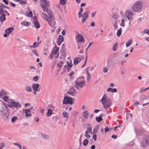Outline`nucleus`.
Here are the masks:
<instances>
[{
    "instance_id": "f257e3e1",
    "label": "nucleus",
    "mask_w": 149,
    "mask_h": 149,
    "mask_svg": "<svg viewBox=\"0 0 149 149\" xmlns=\"http://www.w3.org/2000/svg\"><path fill=\"white\" fill-rule=\"evenodd\" d=\"M48 14L49 18L48 19V15L45 13H42L41 14V16L43 19L48 22L49 24L52 27L55 24V17L54 15L53 12L52 10H48L47 12H46Z\"/></svg>"
},
{
    "instance_id": "f03ea898",
    "label": "nucleus",
    "mask_w": 149,
    "mask_h": 149,
    "mask_svg": "<svg viewBox=\"0 0 149 149\" xmlns=\"http://www.w3.org/2000/svg\"><path fill=\"white\" fill-rule=\"evenodd\" d=\"M142 5V3L141 1H136L132 6V9L134 12H137L141 9Z\"/></svg>"
},
{
    "instance_id": "7ed1b4c3",
    "label": "nucleus",
    "mask_w": 149,
    "mask_h": 149,
    "mask_svg": "<svg viewBox=\"0 0 149 149\" xmlns=\"http://www.w3.org/2000/svg\"><path fill=\"white\" fill-rule=\"evenodd\" d=\"M141 144L143 148L146 147L149 145V134L144 136L141 142Z\"/></svg>"
},
{
    "instance_id": "20e7f679",
    "label": "nucleus",
    "mask_w": 149,
    "mask_h": 149,
    "mask_svg": "<svg viewBox=\"0 0 149 149\" xmlns=\"http://www.w3.org/2000/svg\"><path fill=\"white\" fill-rule=\"evenodd\" d=\"M43 2L42 3H40V6L43 11L45 12H47L49 10L48 8L50 4L49 1L47 0H40Z\"/></svg>"
},
{
    "instance_id": "39448f33",
    "label": "nucleus",
    "mask_w": 149,
    "mask_h": 149,
    "mask_svg": "<svg viewBox=\"0 0 149 149\" xmlns=\"http://www.w3.org/2000/svg\"><path fill=\"white\" fill-rule=\"evenodd\" d=\"M0 113L2 118L5 119H7L8 118L9 114L7 109L4 107H1L0 109Z\"/></svg>"
},
{
    "instance_id": "423d86ee",
    "label": "nucleus",
    "mask_w": 149,
    "mask_h": 149,
    "mask_svg": "<svg viewBox=\"0 0 149 149\" xmlns=\"http://www.w3.org/2000/svg\"><path fill=\"white\" fill-rule=\"evenodd\" d=\"M7 105L10 108H13L14 107L18 109L22 107L21 105L19 102H16L12 100L11 102H9L7 104Z\"/></svg>"
},
{
    "instance_id": "0eeeda50",
    "label": "nucleus",
    "mask_w": 149,
    "mask_h": 149,
    "mask_svg": "<svg viewBox=\"0 0 149 149\" xmlns=\"http://www.w3.org/2000/svg\"><path fill=\"white\" fill-rule=\"evenodd\" d=\"M74 101V99L70 97L65 96L64 97L63 100V104H69L70 105L73 104V102Z\"/></svg>"
},
{
    "instance_id": "6e6552de",
    "label": "nucleus",
    "mask_w": 149,
    "mask_h": 149,
    "mask_svg": "<svg viewBox=\"0 0 149 149\" xmlns=\"http://www.w3.org/2000/svg\"><path fill=\"white\" fill-rule=\"evenodd\" d=\"M102 104L105 109H107L109 108L111 105V102L110 99L108 98L107 100L103 101V104Z\"/></svg>"
},
{
    "instance_id": "1a4fd4ad",
    "label": "nucleus",
    "mask_w": 149,
    "mask_h": 149,
    "mask_svg": "<svg viewBox=\"0 0 149 149\" xmlns=\"http://www.w3.org/2000/svg\"><path fill=\"white\" fill-rule=\"evenodd\" d=\"M75 83H76V85H79V86L81 88H82L84 86V85L85 84L86 82L85 80H83L81 81H80L79 80V78H78L75 81Z\"/></svg>"
},
{
    "instance_id": "9d476101",
    "label": "nucleus",
    "mask_w": 149,
    "mask_h": 149,
    "mask_svg": "<svg viewBox=\"0 0 149 149\" xmlns=\"http://www.w3.org/2000/svg\"><path fill=\"white\" fill-rule=\"evenodd\" d=\"M125 14L128 19H130L132 18L133 13L130 10L127 11L125 12Z\"/></svg>"
},
{
    "instance_id": "9b49d317",
    "label": "nucleus",
    "mask_w": 149,
    "mask_h": 149,
    "mask_svg": "<svg viewBox=\"0 0 149 149\" xmlns=\"http://www.w3.org/2000/svg\"><path fill=\"white\" fill-rule=\"evenodd\" d=\"M40 86V85L38 84H33L32 88L35 91L39 92L40 91V88L38 89V88Z\"/></svg>"
},
{
    "instance_id": "f8f14e48",
    "label": "nucleus",
    "mask_w": 149,
    "mask_h": 149,
    "mask_svg": "<svg viewBox=\"0 0 149 149\" xmlns=\"http://www.w3.org/2000/svg\"><path fill=\"white\" fill-rule=\"evenodd\" d=\"M59 48L55 45V47H53V50L52 51V54H57L59 50Z\"/></svg>"
},
{
    "instance_id": "ddd939ff",
    "label": "nucleus",
    "mask_w": 149,
    "mask_h": 149,
    "mask_svg": "<svg viewBox=\"0 0 149 149\" xmlns=\"http://www.w3.org/2000/svg\"><path fill=\"white\" fill-rule=\"evenodd\" d=\"M1 15L0 17V21L1 23L6 20V15L3 13L1 14Z\"/></svg>"
},
{
    "instance_id": "4468645a",
    "label": "nucleus",
    "mask_w": 149,
    "mask_h": 149,
    "mask_svg": "<svg viewBox=\"0 0 149 149\" xmlns=\"http://www.w3.org/2000/svg\"><path fill=\"white\" fill-rule=\"evenodd\" d=\"M13 30L14 28L13 27H10L5 29V32L6 33L9 34Z\"/></svg>"
},
{
    "instance_id": "2eb2a0df",
    "label": "nucleus",
    "mask_w": 149,
    "mask_h": 149,
    "mask_svg": "<svg viewBox=\"0 0 149 149\" xmlns=\"http://www.w3.org/2000/svg\"><path fill=\"white\" fill-rule=\"evenodd\" d=\"M77 37L78 38V42H82L84 40L83 37L80 34L77 35Z\"/></svg>"
},
{
    "instance_id": "dca6fc26",
    "label": "nucleus",
    "mask_w": 149,
    "mask_h": 149,
    "mask_svg": "<svg viewBox=\"0 0 149 149\" xmlns=\"http://www.w3.org/2000/svg\"><path fill=\"white\" fill-rule=\"evenodd\" d=\"M81 61V58L79 57L75 58L73 61V63L74 64L76 65L79 62Z\"/></svg>"
},
{
    "instance_id": "f3484780",
    "label": "nucleus",
    "mask_w": 149,
    "mask_h": 149,
    "mask_svg": "<svg viewBox=\"0 0 149 149\" xmlns=\"http://www.w3.org/2000/svg\"><path fill=\"white\" fill-rule=\"evenodd\" d=\"M107 95L105 94L104 95L102 99L99 100V102H101L102 104H103V101L107 100Z\"/></svg>"
},
{
    "instance_id": "a211bd4d",
    "label": "nucleus",
    "mask_w": 149,
    "mask_h": 149,
    "mask_svg": "<svg viewBox=\"0 0 149 149\" xmlns=\"http://www.w3.org/2000/svg\"><path fill=\"white\" fill-rule=\"evenodd\" d=\"M77 93V91H74V92H73L72 90L70 91L67 92V93L70 95H72V96H75Z\"/></svg>"
},
{
    "instance_id": "6ab92c4d",
    "label": "nucleus",
    "mask_w": 149,
    "mask_h": 149,
    "mask_svg": "<svg viewBox=\"0 0 149 149\" xmlns=\"http://www.w3.org/2000/svg\"><path fill=\"white\" fill-rule=\"evenodd\" d=\"M33 24H34V25L36 28H39L40 27V25L38 21H35Z\"/></svg>"
},
{
    "instance_id": "aec40b11",
    "label": "nucleus",
    "mask_w": 149,
    "mask_h": 149,
    "mask_svg": "<svg viewBox=\"0 0 149 149\" xmlns=\"http://www.w3.org/2000/svg\"><path fill=\"white\" fill-rule=\"evenodd\" d=\"M98 128L99 126L98 125H97L96 126L94 129H93V134H95L97 133L98 130Z\"/></svg>"
},
{
    "instance_id": "412c9836",
    "label": "nucleus",
    "mask_w": 149,
    "mask_h": 149,
    "mask_svg": "<svg viewBox=\"0 0 149 149\" xmlns=\"http://www.w3.org/2000/svg\"><path fill=\"white\" fill-rule=\"evenodd\" d=\"M114 28V30H116L118 28L117 25V20H114L112 22Z\"/></svg>"
},
{
    "instance_id": "4be33fe9",
    "label": "nucleus",
    "mask_w": 149,
    "mask_h": 149,
    "mask_svg": "<svg viewBox=\"0 0 149 149\" xmlns=\"http://www.w3.org/2000/svg\"><path fill=\"white\" fill-rule=\"evenodd\" d=\"M39 46V43H37L36 42H35L34 43L33 45L31 46H30L29 47L30 48H33L35 47H37Z\"/></svg>"
},
{
    "instance_id": "5701e85b",
    "label": "nucleus",
    "mask_w": 149,
    "mask_h": 149,
    "mask_svg": "<svg viewBox=\"0 0 149 149\" xmlns=\"http://www.w3.org/2000/svg\"><path fill=\"white\" fill-rule=\"evenodd\" d=\"M122 31V28L120 27V29H118L117 31L116 35L118 37H119L121 36Z\"/></svg>"
},
{
    "instance_id": "b1692460",
    "label": "nucleus",
    "mask_w": 149,
    "mask_h": 149,
    "mask_svg": "<svg viewBox=\"0 0 149 149\" xmlns=\"http://www.w3.org/2000/svg\"><path fill=\"white\" fill-rule=\"evenodd\" d=\"M52 111L50 109H49L48 110L47 113V116L48 117L50 116L52 113Z\"/></svg>"
},
{
    "instance_id": "393cba45",
    "label": "nucleus",
    "mask_w": 149,
    "mask_h": 149,
    "mask_svg": "<svg viewBox=\"0 0 149 149\" xmlns=\"http://www.w3.org/2000/svg\"><path fill=\"white\" fill-rule=\"evenodd\" d=\"M61 52L62 53V54H61V55L65 57L66 53L65 52V50L63 48H61L60 50Z\"/></svg>"
},
{
    "instance_id": "a878e982",
    "label": "nucleus",
    "mask_w": 149,
    "mask_h": 149,
    "mask_svg": "<svg viewBox=\"0 0 149 149\" xmlns=\"http://www.w3.org/2000/svg\"><path fill=\"white\" fill-rule=\"evenodd\" d=\"M132 40L131 39H130L126 43V46L127 47H128L132 44Z\"/></svg>"
},
{
    "instance_id": "bb28decb",
    "label": "nucleus",
    "mask_w": 149,
    "mask_h": 149,
    "mask_svg": "<svg viewBox=\"0 0 149 149\" xmlns=\"http://www.w3.org/2000/svg\"><path fill=\"white\" fill-rule=\"evenodd\" d=\"M28 10L29 11H30L29 13L27 14V15H26L28 17H31L33 15V14H32V12L30 10L29 8L28 7Z\"/></svg>"
},
{
    "instance_id": "cd10ccee",
    "label": "nucleus",
    "mask_w": 149,
    "mask_h": 149,
    "mask_svg": "<svg viewBox=\"0 0 149 149\" xmlns=\"http://www.w3.org/2000/svg\"><path fill=\"white\" fill-rule=\"evenodd\" d=\"M58 40H59L60 41L63 42L64 41L63 37V36L61 35H59L58 38Z\"/></svg>"
},
{
    "instance_id": "c85d7f7f",
    "label": "nucleus",
    "mask_w": 149,
    "mask_h": 149,
    "mask_svg": "<svg viewBox=\"0 0 149 149\" xmlns=\"http://www.w3.org/2000/svg\"><path fill=\"white\" fill-rule=\"evenodd\" d=\"M21 24L26 26H28L29 22L27 21H23L22 22Z\"/></svg>"
},
{
    "instance_id": "c756f323",
    "label": "nucleus",
    "mask_w": 149,
    "mask_h": 149,
    "mask_svg": "<svg viewBox=\"0 0 149 149\" xmlns=\"http://www.w3.org/2000/svg\"><path fill=\"white\" fill-rule=\"evenodd\" d=\"M88 142L89 141L87 139H84L83 142V145L84 146H86L88 144Z\"/></svg>"
},
{
    "instance_id": "7c9ffc66",
    "label": "nucleus",
    "mask_w": 149,
    "mask_h": 149,
    "mask_svg": "<svg viewBox=\"0 0 149 149\" xmlns=\"http://www.w3.org/2000/svg\"><path fill=\"white\" fill-rule=\"evenodd\" d=\"M41 135L43 138L46 139H48L49 137V135L45 134H41Z\"/></svg>"
},
{
    "instance_id": "2f4dec72",
    "label": "nucleus",
    "mask_w": 149,
    "mask_h": 149,
    "mask_svg": "<svg viewBox=\"0 0 149 149\" xmlns=\"http://www.w3.org/2000/svg\"><path fill=\"white\" fill-rule=\"evenodd\" d=\"M25 89L26 91L28 92H31L32 91L31 88L28 86L26 87Z\"/></svg>"
},
{
    "instance_id": "473e14b6",
    "label": "nucleus",
    "mask_w": 149,
    "mask_h": 149,
    "mask_svg": "<svg viewBox=\"0 0 149 149\" xmlns=\"http://www.w3.org/2000/svg\"><path fill=\"white\" fill-rule=\"evenodd\" d=\"M70 63H69L68 61H66V63L68 65V67L71 68L72 67L73 65L72 64V62L71 60L70 61Z\"/></svg>"
},
{
    "instance_id": "72a5a7b5",
    "label": "nucleus",
    "mask_w": 149,
    "mask_h": 149,
    "mask_svg": "<svg viewBox=\"0 0 149 149\" xmlns=\"http://www.w3.org/2000/svg\"><path fill=\"white\" fill-rule=\"evenodd\" d=\"M63 62L62 61H60L59 63L57 64V66L58 68H61L62 67Z\"/></svg>"
},
{
    "instance_id": "f704fd0d",
    "label": "nucleus",
    "mask_w": 149,
    "mask_h": 149,
    "mask_svg": "<svg viewBox=\"0 0 149 149\" xmlns=\"http://www.w3.org/2000/svg\"><path fill=\"white\" fill-rule=\"evenodd\" d=\"M66 1L67 0H60V3L63 6H64L65 4Z\"/></svg>"
},
{
    "instance_id": "c9c22d12",
    "label": "nucleus",
    "mask_w": 149,
    "mask_h": 149,
    "mask_svg": "<svg viewBox=\"0 0 149 149\" xmlns=\"http://www.w3.org/2000/svg\"><path fill=\"white\" fill-rule=\"evenodd\" d=\"M96 120L98 122H100L103 120L102 117H97L96 118Z\"/></svg>"
},
{
    "instance_id": "e433bc0d",
    "label": "nucleus",
    "mask_w": 149,
    "mask_h": 149,
    "mask_svg": "<svg viewBox=\"0 0 149 149\" xmlns=\"http://www.w3.org/2000/svg\"><path fill=\"white\" fill-rule=\"evenodd\" d=\"M113 62L111 60L110 61L109 59H108L107 61V66H108L109 67L111 65V64H112Z\"/></svg>"
},
{
    "instance_id": "4c0bfd02",
    "label": "nucleus",
    "mask_w": 149,
    "mask_h": 149,
    "mask_svg": "<svg viewBox=\"0 0 149 149\" xmlns=\"http://www.w3.org/2000/svg\"><path fill=\"white\" fill-rule=\"evenodd\" d=\"M63 115L64 118H68V114L66 112H64L63 113Z\"/></svg>"
},
{
    "instance_id": "58836bf2",
    "label": "nucleus",
    "mask_w": 149,
    "mask_h": 149,
    "mask_svg": "<svg viewBox=\"0 0 149 149\" xmlns=\"http://www.w3.org/2000/svg\"><path fill=\"white\" fill-rule=\"evenodd\" d=\"M87 125H88L89 126L87 127V130L89 131L92 130V128L91 126L89 124H86Z\"/></svg>"
},
{
    "instance_id": "ea45409f",
    "label": "nucleus",
    "mask_w": 149,
    "mask_h": 149,
    "mask_svg": "<svg viewBox=\"0 0 149 149\" xmlns=\"http://www.w3.org/2000/svg\"><path fill=\"white\" fill-rule=\"evenodd\" d=\"M17 118L16 116H14L11 119V122L13 123L15 122V121L17 120Z\"/></svg>"
},
{
    "instance_id": "a19ab883",
    "label": "nucleus",
    "mask_w": 149,
    "mask_h": 149,
    "mask_svg": "<svg viewBox=\"0 0 149 149\" xmlns=\"http://www.w3.org/2000/svg\"><path fill=\"white\" fill-rule=\"evenodd\" d=\"M33 107L32 106L30 107L29 109H26L25 110V112H26V113L27 112L30 113L31 112V110L33 109Z\"/></svg>"
},
{
    "instance_id": "79ce46f5",
    "label": "nucleus",
    "mask_w": 149,
    "mask_h": 149,
    "mask_svg": "<svg viewBox=\"0 0 149 149\" xmlns=\"http://www.w3.org/2000/svg\"><path fill=\"white\" fill-rule=\"evenodd\" d=\"M25 114L26 118H28L32 116V114L31 113H28V112L26 113V112H25Z\"/></svg>"
},
{
    "instance_id": "37998d69",
    "label": "nucleus",
    "mask_w": 149,
    "mask_h": 149,
    "mask_svg": "<svg viewBox=\"0 0 149 149\" xmlns=\"http://www.w3.org/2000/svg\"><path fill=\"white\" fill-rule=\"evenodd\" d=\"M117 43H115L113 47V50L114 51H116L117 49Z\"/></svg>"
},
{
    "instance_id": "c03bdc74",
    "label": "nucleus",
    "mask_w": 149,
    "mask_h": 149,
    "mask_svg": "<svg viewBox=\"0 0 149 149\" xmlns=\"http://www.w3.org/2000/svg\"><path fill=\"white\" fill-rule=\"evenodd\" d=\"M88 112L87 111H85L84 112V117L86 119H88V116H86V115H88Z\"/></svg>"
},
{
    "instance_id": "a18cd8bd",
    "label": "nucleus",
    "mask_w": 149,
    "mask_h": 149,
    "mask_svg": "<svg viewBox=\"0 0 149 149\" xmlns=\"http://www.w3.org/2000/svg\"><path fill=\"white\" fill-rule=\"evenodd\" d=\"M32 52L36 56H39V54L37 52V51L36 49L32 50Z\"/></svg>"
},
{
    "instance_id": "49530a36",
    "label": "nucleus",
    "mask_w": 149,
    "mask_h": 149,
    "mask_svg": "<svg viewBox=\"0 0 149 149\" xmlns=\"http://www.w3.org/2000/svg\"><path fill=\"white\" fill-rule=\"evenodd\" d=\"M3 100L5 102H7L9 100L8 97L7 96H5L3 97Z\"/></svg>"
},
{
    "instance_id": "de8ad7c7",
    "label": "nucleus",
    "mask_w": 149,
    "mask_h": 149,
    "mask_svg": "<svg viewBox=\"0 0 149 149\" xmlns=\"http://www.w3.org/2000/svg\"><path fill=\"white\" fill-rule=\"evenodd\" d=\"M5 6L2 3H0V9H4L5 8Z\"/></svg>"
},
{
    "instance_id": "09e8293b",
    "label": "nucleus",
    "mask_w": 149,
    "mask_h": 149,
    "mask_svg": "<svg viewBox=\"0 0 149 149\" xmlns=\"http://www.w3.org/2000/svg\"><path fill=\"white\" fill-rule=\"evenodd\" d=\"M87 61V56H86V59L85 60L84 63V64L82 66V68H83L86 65V64Z\"/></svg>"
},
{
    "instance_id": "8fccbe9b",
    "label": "nucleus",
    "mask_w": 149,
    "mask_h": 149,
    "mask_svg": "<svg viewBox=\"0 0 149 149\" xmlns=\"http://www.w3.org/2000/svg\"><path fill=\"white\" fill-rule=\"evenodd\" d=\"M118 16L114 14L113 15V14L112 15V18L115 19V20H116V19L118 18Z\"/></svg>"
},
{
    "instance_id": "3c124183",
    "label": "nucleus",
    "mask_w": 149,
    "mask_h": 149,
    "mask_svg": "<svg viewBox=\"0 0 149 149\" xmlns=\"http://www.w3.org/2000/svg\"><path fill=\"white\" fill-rule=\"evenodd\" d=\"M136 133L137 135L139 136L141 135V131L140 130H137L136 131Z\"/></svg>"
},
{
    "instance_id": "603ef678",
    "label": "nucleus",
    "mask_w": 149,
    "mask_h": 149,
    "mask_svg": "<svg viewBox=\"0 0 149 149\" xmlns=\"http://www.w3.org/2000/svg\"><path fill=\"white\" fill-rule=\"evenodd\" d=\"M120 26H122L124 27L125 26V20L123 19L122 20L121 23L120 24Z\"/></svg>"
},
{
    "instance_id": "864d4df0",
    "label": "nucleus",
    "mask_w": 149,
    "mask_h": 149,
    "mask_svg": "<svg viewBox=\"0 0 149 149\" xmlns=\"http://www.w3.org/2000/svg\"><path fill=\"white\" fill-rule=\"evenodd\" d=\"M148 89V88H145V89H141L140 90V92L141 93H143V92H144L145 91H146Z\"/></svg>"
},
{
    "instance_id": "5fc2aeb1",
    "label": "nucleus",
    "mask_w": 149,
    "mask_h": 149,
    "mask_svg": "<svg viewBox=\"0 0 149 149\" xmlns=\"http://www.w3.org/2000/svg\"><path fill=\"white\" fill-rule=\"evenodd\" d=\"M39 79V77L38 76H36L33 78V80L35 81H37Z\"/></svg>"
},
{
    "instance_id": "6e6d98bb",
    "label": "nucleus",
    "mask_w": 149,
    "mask_h": 149,
    "mask_svg": "<svg viewBox=\"0 0 149 149\" xmlns=\"http://www.w3.org/2000/svg\"><path fill=\"white\" fill-rule=\"evenodd\" d=\"M143 33L149 34V30L147 29H145L143 31Z\"/></svg>"
},
{
    "instance_id": "4d7b16f0",
    "label": "nucleus",
    "mask_w": 149,
    "mask_h": 149,
    "mask_svg": "<svg viewBox=\"0 0 149 149\" xmlns=\"http://www.w3.org/2000/svg\"><path fill=\"white\" fill-rule=\"evenodd\" d=\"M13 144L16 146H19V149H22V147L21 146L18 144L17 143H13Z\"/></svg>"
},
{
    "instance_id": "13d9d810",
    "label": "nucleus",
    "mask_w": 149,
    "mask_h": 149,
    "mask_svg": "<svg viewBox=\"0 0 149 149\" xmlns=\"http://www.w3.org/2000/svg\"><path fill=\"white\" fill-rule=\"evenodd\" d=\"M19 3L21 5H22L23 4H25L27 3V2L21 0V1H20V2H19Z\"/></svg>"
},
{
    "instance_id": "bf43d9fd",
    "label": "nucleus",
    "mask_w": 149,
    "mask_h": 149,
    "mask_svg": "<svg viewBox=\"0 0 149 149\" xmlns=\"http://www.w3.org/2000/svg\"><path fill=\"white\" fill-rule=\"evenodd\" d=\"M93 139H94V141H95L97 140V135L96 134H93Z\"/></svg>"
},
{
    "instance_id": "052dcab7",
    "label": "nucleus",
    "mask_w": 149,
    "mask_h": 149,
    "mask_svg": "<svg viewBox=\"0 0 149 149\" xmlns=\"http://www.w3.org/2000/svg\"><path fill=\"white\" fill-rule=\"evenodd\" d=\"M87 81H89L91 78V76L89 73L87 74Z\"/></svg>"
},
{
    "instance_id": "680f3d73",
    "label": "nucleus",
    "mask_w": 149,
    "mask_h": 149,
    "mask_svg": "<svg viewBox=\"0 0 149 149\" xmlns=\"http://www.w3.org/2000/svg\"><path fill=\"white\" fill-rule=\"evenodd\" d=\"M9 3L10 4L11 6L12 7H15L16 5L15 4L11 2H10Z\"/></svg>"
},
{
    "instance_id": "e2e57ef3",
    "label": "nucleus",
    "mask_w": 149,
    "mask_h": 149,
    "mask_svg": "<svg viewBox=\"0 0 149 149\" xmlns=\"http://www.w3.org/2000/svg\"><path fill=\"white\" fill-rule=\"evenodd\" d=\"M3 2L6 5L8 4V0H2Z\"/></svg>"
},
{
    "instance_id": "0e129e2a",
    "label": "nucleus",
    "mask_w": 149,
    "mask_h": 149,
    "mask_svg": "<svg viewBox=\"0 0 149 149\" xmlns=\"http://www.w3.org/2000/svg\"><path fill=\"white\" fill-rule=\"evenodd\" d=\"M86 18H85L84 16H83L81 20V22L82 23H84L86 21Z\"/></svg>"
},
{
    "instance_id": "69168bd1",
    "label": "nucleus",
    "mask_w": 149,
    "mask_h": 149,
    "mask_svg": "<svg viewBox=\"0 0 149 149\" xmlns=\"http://www.w3.org/2000/svg\"><path fill=\"white\" fill-rule=\"evenodd\" d=\"M4 92V91L2 89H1L0 91V97L2 95L3 93Z\"/></svg>"
},
{
    "instance_id": "338daca9",
    "label": "nucleus",
    "mask_w": 149,
    "mask_h": 149,
    "mask_svg": "<svg viewBox=\"0 0 149 149\" xmlns=\"http://www.w3.org/2000/svg\"><path fill=\"white\" fill-rule=\"evenodd\" d=\"M108 71V69L106 67H105L103 68V71L104 72L106 73Z\"/></svg>"
},
{
    "instance_id": "774afa93",
    "label": "nucleus",
    "mask_w": 149,
    "mask_h": 149,
    "mask_svg": "<svg viewBox=\"0 0 149 149\" xmlns=\"http://www.w3.org/2000/svg\"><path fill=\"white\" fill-rule=\"evenodd\" d=\"M105 130V132H109L110 131V130L109 128H108L107 127H106L104 128Z\"/></svg>"
}]
</instances>
